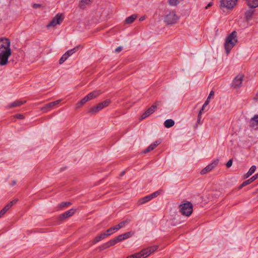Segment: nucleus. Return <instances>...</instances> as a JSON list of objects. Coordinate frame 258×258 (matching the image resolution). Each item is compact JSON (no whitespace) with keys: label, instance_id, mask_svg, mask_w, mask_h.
<instances>
[{"label":"nucleus","instance_id":"4","mask_svg":"<svg viewBox=\"0 0 258 258\" xmlns=\"http://www.w3.org/2000/svg\"><path fill=\"white\" fill-rule=\"evenodd\" d=\"M179 19L175 12L172 11L167 14L165 17V22L168 25H172L176 23Z\"/></svg>","mask_w":258,"mask_h":258},{"label":"nucleus","instance_id":"49","mask_svg":"<svg viewBox=\"0 0 258 258\" xmlns=\"http://www.w3.org/2000/svg\"><path fill=\"white\" fill-rule=\"evenodd\" d=\"M18 201V199H14V200L12 201L11 202H10L9 203L10 204H12V206L14 205V204H15Z\"/></svg>","mask_w":258,"mask_h":258},{"label":"nucleus","instance_id":"22","mask_svg":"<svg viewBox=\"0 0 258 258\" xmlns=\"http://www.w3.org/2000/svg\"><path fill=\"white\" fill-rule=\"evenodd\" d=\"M137 18V16L136 15H132V16L126 18L125 20V24H131Z\"/></svg>","mask_w":258,"mask_h":258},{"label":"nucleus","instance_id":"41","mask_svg":"<svg viewBox=\"0 0 258 258\" xmlns=\"http://www.w3.org/2000/svg\"><path fill=\"white\" fill-rule=\"evenodd\" d=\"M109 247L107 242L104 243L103 245H102L100 247V250H103L104 249H106L107 248Z\"/></svg>","mask_w":258,"mask_h":258},{"label":"nucleus","instance_id":"7","mask_svg":"<svg viewBox=\"0 0 258 258\" xmlns=\"http://www.w3.org/2000/svg\"><path fill=\"white\" fill-rule=\"evenodd\" d=\"M238 0H221V6L227 9H232L237 4Z\"/></svg>","mask_w":258,"mask_h":258},{"label":"nucleus","instance_id":"31","mask_svg":"<svg viewBox=\"0 0 258 258\" xmlns=\"http://www.w3.org/2000/svg\"><path fill=\"white\" fill-rule=\"evenodd\" d=\"M258 178V173L255 174L254 175L252 176L249 179L246 180L245 181L247 183V184H249L252 181H254L255 179H256Z\"/></svg>","mask_w":258,"mask_h":258},{"label":"nucleus","instance_id":"8","mask_svg":"<svg viewBox=\"0 0 258 258\" xmlns=\"http://www.w3.org/2000/svg\"><path fill=\"white\" fill-rule=\"evenodd\" d=\"M61 17V14H57L56 15V16L52 19L50 22L47 25V27L49 28L50 27H54L56 25L59 24L62 21V18Z\"/></svg>","mask_w":258,"mask_h":258},{"label":"nucleus","instance_id":"27","mask_svg":"<svg viewBox=\"0 0 258 258\" xmlns=\"http://www.w3.org/2000/svg\"><path fill=\"white\" fill-rule=\"evenodd\" d=\"M88 101V100L87 97L85 96L80 101H79V102H78L76 104V108H79Z\"/></svg>","mask_w":258,"mask_h":258},{"label":"nucleus","instance_id":"32","mask_svg":"<svg viewBox=\"0 0 258 258\" xmlns=\"http://www.w3.org/2000/svg\"><path fill=\"white\" fill-rule=\"evenodd\" d=\"M71 205V203H70V202H62L59 205L58 207L60 209H62L63 208L68 207Z\"/></svg>","mask_w":258,"mask_h":258},{"label":"nucleus","instance_id":"56","mask_svg":"<svg viewBox=\"0 0 258 258\" xmlns=\"http://www.w3.org/2000/svg\"><path fill=\"white\" fill-rule=\"evenodd\" d=\"M212 5V3H209L206 7V9H208L209 7H210Z\"/></svg>","mask_w":258,"mask_h":258},{"label":"nucleus","instance_id":"24","mask_svg":"<svg viewBox=\"0 0 258 258\" xmlns=\"http://www.w3.org/2000/svg\"><path fill=\"white\" fill-rule=\"evenodd\" d=\"M254 13V10L249 9L245 12V16L247 20H249L251 19L252 16Z\"/></svg>","mask_w":258,"mask_h":258},{"label":"nucleus","instance_id":"42","mask_svg":"<svg viewBox=\"0 0 258 258\" xmlns=\"http://www.w3.org/2000/svg\"><path fill=\"white\" fill-rule=\"evenodd\" d=\"M152 150H153L152 148L151 147L149 146L148 147H147V149H146L143 151V153H148V152H150V151H152Z\"/></svg>","mask_w":258,"mask_h":258},{"label":"nucleus","instance_id":"1","mask_svg":"<svg viewBox=\"0 0 258 258\" xmlns=\"http://www.w3.org/2000/svg\"><path fill=\"white\" fill-rule=\"evenodd\" d=\"M10 40L7 38H0V66L8 64V59L11 55Z\"/></svg>","mask_w":258,"mask_h":258},{"label":"nucleus","instance_id":"20","mask_svg":"<svg viewBox=\"0 0 258 258\" xmlns=\"http://www.w3.org/2000/svg\"><path fill=\"white\" fill-rule=\"evenodd\" d=\"M175 122L171 119H168L165 121L164 124L167 128H170L174 125Z\"/></svg>","mask_w":258,"mask_h":258},{"label":"nucleus","instance_id":"15","mask_svg":"<svg viewBox=\"0 0 258 258\" xmlns=\"http://www.w3.org/2000/svg\"><path fill=\"white\" fill-rule=\"evenodd\" d=\"M26 102V101L16 100L7 105V108H12L22 105Z\"/></svg>","mask_w":258,"mask_h":258},{"label":"nucleus","instance_id":"52","mask_svg":"<svg viewBox=\"0 0 258 258\" xmlns=\"http://www.w3.org/2000/svg\"><path fill=\"white\" fill-rule=\"evenodd\" d=\"M214 91H211L210 92V94H209V96L208 97L207 99H208L209 100H210V99L211 97L212 96H213V95H214Z\"/></svg>","mask_w":258,"mask_h":258},{"label":"nucleus","instance_id":"43","mask_svg":"<svg viewBox=\"0 0 258 258\" xmlns=\"http://www.w3.org/2000/svg\"><path fill=\"white\" fill-rule=\"evenodd\" d=\"M232 160L231 159V160H229L226 163V166L227 167H230L232 166Z\"/></svg>","mask_w":258,"mask_h":258},{"label":"nucleus","instance_id":"35","mask_svg":"<svg viewBox=\"0 0 258 258\" xmlns=\"http://www.w3.org/2000/svg\"><path fill=\"white\" fill-rule=\"evenodd\" d=\"M161 192H162L161 190H159L158 191H156L152 193V194H150V196L152 197V199H153V198L158 196L161 194Z\"/></svg>","mask_w":258,"mask_h":258},{"label":"nucleus","instance_id":"55","mask_svg":"<svg viewBox=\"0 0 258 258\" xmlns=\"http://www.w3.org/2000/svg\"><path fill=\"white\" fill-rule=\"evenodd\" d=\"M17 183V181L16 180H13L12 183H11V185L12 186L15 185Z\"/></svg>","mask_w":258,"mask_h":258},{"label":"nucleus","instance_id":"6","mask_svg":"<svg viewBox=\"0 0 258 258\" xmlns=\"http://www.w3.org/2000/svg\"><path fill=\"white\" fill-rule=\"evenodd\" d=\"M158 245H153L152 246L148 247L146 248L142 249L140 252L143 258H146L151 253L154 252L158 248Z\"/></svg>","mask_w":258,"mask_h":258},{"label":"nucleus","instance_id":"39","mask_svg":"<svg viewBox=\"0 0 258 258\" xmlns=\"http://www.w3.org/2000/svg\"><path fill=\"white\" fill-rule=\"evenodd\" d=\"M209 100L208 99H207L206 101L205 102L204 104H203L202 109L200 110H202V111H203L204 110L205 107L206 106H207L209 104Z\"/></svg>","mask_w":258,"mask_h":258},{"label":"nucleus","instance_id":"45","mask_svg":"<svg viewBox=\"0 0 258 258\" xmlns=\"http://www.w3.org/2000/svg\"><path fill=\"white\" fill-rule=\"evenodd\" d=\"M122 50V47L121 46H119L118 47H117L115 50V52L116 53H118L120 51H121V50Z\"/></svg>","mask_w":258,"mask_h":258},{"label":"nucleus","instance_id":"53","mask_svg":"<svg viewBox=\"0 0 258 258\" xmlns=\"http://www.w3.org/2000/svg\"><path fill=\"white\" fill-rule=\"evenodd\" d=\"M62 57H63L65 60H66L69 57V56L67 54V53L66 52L62 56Z\"/></svg>","mask_w":258,"mask_h":258},{"label":"nucleus","instance_id":"46","mask_svg":"<svg viewBox=\"0 0 258 258\" xmlns=\"http://www.w3.org/2000/svg\"><path fill=\"white\" fill-rule=\"evenodd\" d=\"M16 117L18 118V119H23L24 118V116L23 114H18L17 115H16Z\"/></svg>","mask_w":258,"mask_h":258},{"label":"nucleus","instance_id":"54","mask_svg":"<svg viewBox=\"0 0 258 258\" xmlns=\"http://www.w3.org/2000/svg\"><path fill=\"white\" fill-rule=\"evenodd\" d=\"M62 57H63L65 60H66L69 57V56L67 54V53L66 52L62 56Z\"/></svg>","mask_w":258,"mask_h":258},{"label":"nucleus","instance_id":"57","mask_svg":"<svg viewBox=\"0 0 258 258\" xmlns=\"http://www.w3.org/2000/svg\"><path fill=\"white\" fill-rule=\"evenodd\" d=\"M145 17L144 16H143V17H141L140 18L139 20H140V21H142L144 20H145Z\"/></svg>","mask_w":258,"mask_h":258},{"label":"nucleus","instance_id":"47","mask_svg":"<svg viewBox=\"0 0 258 258\" xmlns=\"http://www.w3.org/2000/svg\"><path fill=\"white\" fill-rule=\"evenodd\" d=\"M248 185L247 183L245 181H244L240 186H239V189L242 188L243 187Z\"/></svg>","mask_w":258,"mask_h":258},{"label":"nucleus","instance_id":"26","mask_svg":"<svg viewBox=\"0 0 258 258\" xmlns=\"http://www.w3.org/2000/svg\"><path fill=\"white\" fill-rule=\"evenodd\" d=\"M119 229L118 227H117V225H115V226H113L112 227H111L110 228L108 229L106 232L107 234H109V235H111L113 233L115 232L117 230H118Z\"/></svg>","mask_w":258,"mask_h":258},{"label":"nucleus","instance_id":"5","mask_svg":"<svg viewBox=\"0 0 258 258\" xmlns=\"http://www.w3.org/2000/svg\"><path fill=\"white\" fill-rule=\"evenodd\" d=\"M110 101L109 100H106L102 102H101L96 106L91 107L89 111V113L91 114H95L104 107L108 106L110 104Z\"/></svg>","mask_w":258,"mask_h":258},{"label":"nucleus","instance_id":"9","mask_svg":"<svg viewBox=\"0 0 258 258\" xmlns=\"http://www.w3.org/2000/svg\"><path fill=\"white\" fill-rule=\"evenodd\" d=\"M218 163V160L213 161L211 164H209L205 168L203 169L201 171V173L202 174H205L207 173L210 172L217 166Z\"/></svg>","mask_w":258,"mask_h":258},{"label":"nucleus","instance_id":"59","mask_svg":"<svg viewBox=\"0 0 258 258\" xmlns=\"http://www.w3.org/2000/svg\"><path fill=\"white\" fill-rule=\"evenodd\" d=\"M124 172H125L124 171L122 172L121 174V176L123 175L124 174Z\"/></svg>","mask_w":258,"mask_h":258},{"label":"nucleus","instance_id":"28","mask_svg":"<svg viewBox=\"0 0 258 258\" xmlns=\"http://www.w3.org/2000/svg\"><path fill=\"white\" fill-rule=\"evenodd\" d=\"M256 169V166L255 165H252L250 169H249L248 171L245 174L246 178L248 177L250 175H251L255 171Z\"/></svg>","mask_w":258,"mask_h":258},{"label":"nucleus","instance_id":"10","mask_svg":"<svg viewBox=\"0 0 258 258\" xmlns=\"http://www.w3.org/2000/svg\"><path fill=\"white\" fill-rule=\"evenodd\" d=\"M242 75H238L233 80L232 83V85L235 88H238L241 86L242 83Z\"/></svg>","mask_w":258,"mask_h":258},{"label":"nucleus","instance_id":"40","mask_svg":"<svg viewBox=\"0 0 258 258\" xmlns=\"http://www.w3.org/2000/svg\"><path fill=\"white\" fill-rule=\"evenodd\" d=\"M123 234V237H124V239L131 237L132 236V234L131 232H128L126 233H124Z\"/></svg>","mask_w":258,"mask_h":258},{"label":"nucleus","instance_id":"37","mask_svg":"<svg viewBox=\"0 0 258 258\" xmlns=\"http://www.w3.org/2000/svg\"><path fill=\"white\" fill-rule=\"evenodd\" d=\"M107 243L109 247L111 246L115 245L117 243H116V240H115V238H114L113 239H111V240H109V241L107 242Z\"/></svg>","mask_w":258,"mask_h":258},{"label":"nucleus","instance_id":"38","mask_svg":"<svg viewBox=\"0 0 258 258\" xmlns=\"http://www.w3.org/2000/svg\"><path fill=\"white\" fill-rule=\"evenodd\" d=\"M202 110H200L198 116V120H197V124L198 123L201 124V120L202 118Z\"/></svg>","mask_w":258,"mask_h":258},{"label":"nucleus","instance_id":"33","mask_svg":"<svg viewBox=\"0 0 258 258\" xmlns=\"http://www.w3.org/2000/svg\"><path fill=\"white\" fill-rule=\"evenodd\" d=\"M161 143V141H156L154 143L151 144L149 146L151 147L153 150H154L158 145Z\"/></svg>","mask_w":258,"mask_h":258},{"label":"nucleus","instance_id":"30","mask_svg":"<svg viewBox=\"0 0 258 258\" xmlns=\"http://www.w3.org/2000/svg\"><path fill=\"white\" fill-rule=\"evenodd\" d=\"M126 258H143L140 251L139 252H137L135 254H132Z\"/></svg>","mask_w":258,"mask_h":258},{"label":"nucleus","instance_id":"12","mask_svg":"<svg viewBox=\"0 0 258 258\" xmlns=\"http://www.w3.org/2000/svg\"><path fill=\"white\" fill-rule=\"evenodd\" d=\"M60 100H56L55 101H53V102H50L47 104H46L44 107H43L42 108H41V110L44 112H47V111H48L49 110H50V109L53 107L54 106L58 104L60 102Z\"/></svg>","mask_w":258,"mask_h":258},{"label":"nucleus","instance_id":"16","mask_svg":"<svg viewBox=\"0 0 258 258\" xmlns=\"http://www.w3.org/2000/svg\"><path fill=\"white\" fill-rule=\"evenodd\" d=\"M161 102L160 101L156 102L155 104L153 105L151 107H150L149 109H148L146 111V113H148L149 116L152 114L157 109V106H159Z\"/></svg>","mask_w":258,"mask_h":258},{"label":"nucleus","instance_id":"50","mask_svg":"<svg viewBox=\"0 0 258 258\" xmlns=\"http://www.w3.org/2000/svg\"><path fill=\"white\" fill-rule=\"evenodd\" d=\"M66 61L65 59L63 57H61V58L59 59V64H62Z\"/></svg>","mask_w":258,"mask_h":258},{"label":"nucleus","instance_id":"34","mask_svg":"<svg viewBox=\"0 0 258 258\" xmlns=\"http://www.w3.org/2000/svg\"><path fill=\"white\" fill-rule=\"evenodd\" d=\"M115 240L116 241V243L121 241L123 240H124V237L123 236V234H120L115 238Z\"/></svg>","mask_w":258,"mask_h":258},{"label":"nucleus","instance_id":"48","mask_svg":"<svg viewBox=\"0 0 258 258\" xmlns=\"http://www.w3.org/2000/svg\"><path fill=\"white\" fill-rule=\"evenodd\" d=\"M248 185L247 183L245 181H244L240 186H239V189L242 188L243 187Z\"/></svg>","mask_w":258,"mask_h":258},{"label":"nucleus","instance_id":"44","mask_svg":"<svg viewBox=\"0 0 258 258\" xmlns=\"http://www.w3.org/2000/svg\"><path fill=\"white\" fill-rule=\"evenodd\" d=\"M149 116L148 113L145 111L141 116V119H144L147 117Z\"/></svg>","mask_w":258,"mask_h":258},{"label":"nucleus","instance_id":"23","mask_svg":"<svg viewBox=\"0 0 258 258\" xmlns=\"http://www.w3.org/2000/svg\"><path fill=\"white\" fill-rule=\"evenodd\" d=\"M11 204H8L1 211H0V218L3 216L12 207Z\"/></svg>","mask_w":258,"mask_h":258},{"label":"nucleus","instance_id":"25","mask_svg":"<svg viewBox=\"0 0 258 258\" xmlns=\"http://www.w3.org/2000/svg\"><path fill=\"white\" fill-rule=\"evenodd\" d=\"M81 47V46L80 45H78L75 47H74V48L71 49V50H68L66 53H67V54L70 56L71 55H72L73 53H75L76 52H77L80 48Z\"/></svg>","mask_w":258,"mask_h":258},{"label":"nucleus","instance_id":"36","mask_svg":"<svg viewBox=\"0 0 258 258\" xmlns=\"http://www.w3.org/2000/svg\"><path fill=\"white\" fill-rule=\"evenodd\" d=\"M180 0H169V3L171 6H176L177 5L179 2Z\"/></svg>","mask_w":258,"mask_h":258},{"label":"nucleus","instance_id":"19","mask_svg":"<svg viewBox=\"0 0 258 258\" xmlns=\"http://www.w3.org/2000/svg\"><path fill=\"white\" fill-rule=\"evenodd\" d=\"M248 6L252 9L258 7V0H247Z\"/></svg>","mask_w":258,"mask_h":258},{"label":"nucleus","instance_id":"29","mask_svg":"<svg viewBox=\"0 0 258 258\" xmlns=\"http://www.w3.org/2000/svg\"><path fill=\"white\" fill-rule=\"evenodd\" d=\"M130 222H131V220L127 219H126V220H125L124 221H123L121 222L120 223H119L117 225V227H118L119 229H120L121 228L124 227L126 224L129 223Z\"/></svg>","mask_w":258,"mask_h":258},{"label":"nucleus","instance_id":"3","mask_svg":"<svg viewBox=\"0 0 258 258\" xmlns=\"http://www.w3.org/2000/svg\"><path fill=\"white\" fill-rule=\"evenodd\" d=\"M180 212L184 216H189L192 213L193 206L190 202H186L179 205Z\"/></svg>","mask_w":258,"mask_h":258},{"label":"nucleus","instance_id":"18","mask_svg":"<svg viewBox=\"0 0 258 258\" xmlns=\"http://www.w3.org/2000/svg\"><path fill=\"white\" fill-rule=\"evenodd\" d=\"M152 197H151L150 195L146 196L141 199H140L138 201V204L139 205H143L144 204L148 202L151 201L152 200Z\"/></svg>","mask_w":258,"mask_h":258},{"label":"nucleus","instance_id":"21","mask_svg":"<svg viewBox=\"0 0 258 258\" xmlns=\"http://www.w3.org/2000/svg\"><path fill=\"white\" fill-rule=\"evenodd\" d=\"M92 0H81L79 4V7L81 9H84L86 5H89Z\"/></svg>","mask_w":258,"mask_h":258},{"label":"nucleus","instance_id":"11","mask_svg":"<svg viewBox=\"0 0 258 258\" xmlns=\"http://www.w3.org/2000/svg\"><path fill=\"white\" fill-rule=\"evenodd\" d=\"M76 210L75 209H71L64 213L59 215L58 218L60 220H62L73 216L76 212Z\"/></svg>","mask_w":258,"mask_h":258},{"label":"nucleus","instance_id":"51","mask_svg":"<svg viewBox=\"0 0 258 258\" xmlns=\"http://www.w3.org/2000/svg\"><path fill=\"white\" fill-rule=\"evenodd\" d=\"M40 7L41 5L39 4H34L33 6V7L35 9L40 8Z\"/></svg>","mask_w":258,"mask_h":258},{"label":"nucleus","instance_id":"17","mask_svg":"<svg viewBox=\"0 0 258 258\" xmlns=\"http://www.w3.org/2000/svg\"><path fill=\"white\" fill-rule=\"evenodd\" d=\"M108 236H109V234H107L106 231L105 233H102L100 235L96 236L93 241V242L94 243H97Z\"/></svg>","mask_w":258,"mask_h":258},{"label":"nucleus","instance_id":"13","mask_svg":"<svg viewBox=\"0 0 258 258\" xmlns=\"http://www.w3.org/2000/svg\"><path fill=\"white\" fill-rule=\"evenodd\" d=\"M250 126L252 127L257 128L258 126V114L254 115L249 121Z\"/></svg>","mask_w":258,"mask_h":258},{"label":"nucleus","instance_id":"2","mask_svg":"<svg viewBox=\"0 0 258 258\" xmlns=\"http://www.w3.org/2000/svg\"><path fill=\"white\" fill-rule=\"evenodd\" d=\"M237 42V33L236 31H233L225 39L224 47L227 54L229 53Z\"/></svg>","mask_w":258,"mask_h":258},{"label":"nucleus","instance_id":"14","mask_svg":"<svg viewBox=\"0 0 258 258\" xmlns=\"http://www.w3.org/2000/svg\"><path fill=\"white\" fill-rule=\"evenodd\" d=\"M101 93V92L100 90H95L88 94L86 97L89 101L96 98Z\"/></svg>","mask_w":258,"mask_h":258},{"label":"nucleus","instance_id":"58","mask_svg":"<svg viewBox=\"0 0 258 258\" xmlns=\"http://www.w3.org/2000/svg\"><path fill=\"white\" fill-rule=\"evenodd\" d=\"M254 99L255 100H258V92H257L255 96L254 97Z\"/></svg>","mask_w":258,"mask_h":258}]
</instances>
